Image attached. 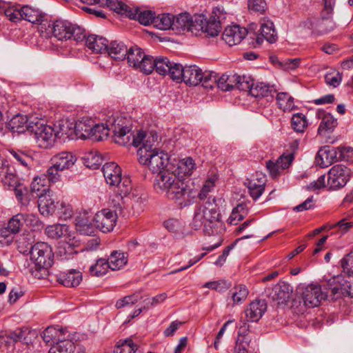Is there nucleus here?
<instances>
[{
    "mask_svg": "<svg viewBox=\"0 0 353 353\" xmlns=\"http://www.w3.org/2000/svg\"><path fill=\"white\" fill-rule=\"evenodd\" d=\"M137 155L139 162L148 165L152 173H157V176H161L163 172H170L165 170L169 157L168 153L164 151L157 150L154 152L147 153L145 150H138Z\"/></svg>",
    "mask_w": 353,
    "mask_h": 353,
    "instance_id": "423d86ee",
    "label": "nucleus"
},
{
    "mask_svg": "<svg viewBox=\"0 0 353 353\" xmlns=\"http://www.w3.org/2000/svg\"><path fill=\"white\" fill-rule=\"evenodd\" d=\"M246 80V77L236 74H223L218 78L217 86L223 91H230L234 88L240 90V84Z\"/></svg>",
    "mask_w": 353,
    "mask_h": 353,
    "instance_id": "b1692460",
    "label": "nucleus"
},
{
    "mask_svg": "<svg viewBox=\"0 0 353 353\" xmlns=\"http://www.w3.org/2000/svg\"><path fill=\"white\" fill-rule=\"evenodd\" d=\"M277 103L284 111L290 109L293 105V98L287 92H279L276 94Z\"/></svg>",
    "mask_w": 353,
    "mask_h": 353,
    "instance_id": "e2e57ef3",
    "label": "nucleus"
},
{
    "mask_svg": "<svg viewBox=\"0 0 353 353\" xmlns=\"http://www.w3.org/2000/svg\"><path fill=\"white\" fill-rule=\"evenodd\" d=\"M179 169L184 175L190 176L195 168V163L191 157H187L180 161Z\"/></svg>",
    "mask_w": 353,
    "mask_h": 353,
    "instance_id": "0e129e2a",
    "label": "nucleus"
},
{
    "mask_svg": "<svg viewBox=\"0 0 353 353\" xmlns=\"http://www.w3.org/2000/svg\"><path fill=\"white\" fill-rule=\"evenodd\" d=\"M34 119H37V117L18 114L8 122L7 125L13 132L23 133L28 131L30 132L29 125H30L31 121L35 122Z\"/></svg>",
    "mask_w": 353,
    "mask_h": 353,
    "instance_id": "4be33fe9",
    "label": "nucleus"
},
{
    "mask_svg": "<svg viewBox=\"0 0 353 353\" xmlns=\"http://www.w3.org/2000/svg\"><path fill=\"white\" fill-rule=\"evenodd\" d=\"M128 256L127 253L114 250L107 259L110 268L112 270H117L122 268L128 262Z\"/></svg>",
    "mask_w": 353,
    "mask_h": 353,
    "instance_id": "58836bf2",
    "label": "nucleus"
},
{
    "mask_svg": "<svg viewBox=\"0 0 353 353\" xmlns=\"http://www.w3.org/2000/svg\"><path fill=\"white\" fill-rule=\"evenodd\" d=\"M74 348V344L72 341L59 340L50 348L48 353H72Z\"/></svg>",
    "mask_w": 353,
    "mask_h": 353,
    "instance_id": "a18cd8bd",
    "label": "nucleus"
},
{
    "mask_svg": "<svg viewBox=\"0 0 353 353\" xmlns=\"http://www.w3.org/2000/svg\"><path fill=\"white\" fill-rule=\"evenodd\" d=\"M154 185L165 192L168 198L172 200L185 199L191 192L187 183L173 172H163L161 176H157Z\"/></svg>",
    "mask_w": 353,
    "mask_h": 353,
    "instance_id": "7ed1b4c3",
    "label": "nucleus"
},
{
    "mask_svg": "<svg viewBox=\"0 0 353 353\" xmlns=\"http://www.w3.org/2000/svg\"><path fill=\"white\" fill-rule=\"evenodd\" d=\"M341 267L347 276H353V252L346 254L341 261Z\"/></svg>",
    "mask_w": 353,
    "mask_h": 353,
    "instance_id": "338daca9",
    "label": "nucleus"
},
{
    "mask_svg": "<svg viewBox=\"0 0 353 353\" xmlns=\"http://www.w3.org/2000/svg\"><path fill=\"white\" fill-rule=\"evenodd\" d=\"M21 19L28 21L32 23H39L41 28L46 27L48 22H44L45 15L38 9H35L29 6L21 7Z\"/></svg>",
    "mask_w": 353,
    "mask_h": 353,
    "instance_id": "a878e982",
    "label": "nucleus"
},
{
    "mask_svg": "<svg viewBox=\"0 0 353 353\" xmlns=\"http://www.w3.org/2000/svg\"><path fill=\"white\" fill-rule=\"evenodd\" d=\"M130 120L122 116L110 119L108 123L94 124L93 123L90 139L93 141H100L106 138L110 132H112L114 141L121 145H127L130 143L132 135Z\"/></svg>",
    "mask_w": 353,
    "mask_h": 353,
    "instance_id": "f257e3e1",
    "label": "nucleus"
},
{
    "mask_svg": "<svg viewBox=\"0 0 353 353\" xmlns=\"http://www.w3.org/2000/svg\"><path fill=\"white\" fill-rule=\"evenodd\" d=\"M172 14H161L154 17V26L159 30L172 29Z\"/></svg>",
    "mask_w": 353,
    "mask_h": 353,
    "instance_id": "864d4df0",
    "label": "nucleus"
},
{
    "mask_svg": "<svg viewBox=\"0 0 353 353\" xmlns=\"http://www.w3.org/2000/svg\"><path fill=\"white\" fill-rule=\"evenodd\" d=\"M93 121L88 119H83L75 123V138L86 139H90Z\"/></svg>",
    "mask_w": 353,
    "mask_h": 353,
    "instance_id": "c9c22d12",
    "label": "nucleus"
},
{
    "mask_svg": "<svg viewBox=\"0 0 353 353\" xmlns=\"http://www.w3.org/2000/svg\"><path fill=\"white\" fill-rule=\"evenodd\" d=\"M34 121L35 122H30L29 129L30 132L34 134V138L38 146L44 149L52 148L57 139L54 128L44 124L40 119L37 118Z\"/></svg>",
    "mask_w": 353,
    "mask_h": 353,
    "instance_id": "6e6552de",
    "label": "nucleus"
},
{
    "mask_svg": "<svg viewBox=\"0 0 353 353\" xmlns=\"http://www.w3.org/2000/svg\"><path fill=\"white\" fill-rule=\"evenodd\" d=\"M327 292L323 291L319 285L311 284L306 286L302 292V301L306 307L313 308L319 306L322 301L325 300Z\"/></svg>",
    "mask_w": 353,
    "mask_h": 353,
    "instance_id": "4468645a",
    "label": "nucleus"
},
{
    "mask_svg": "<svg viewBox=\"0 0 353 353\" xmlns=\"http://www.w3.org/2000/svg\"><path fill=\"white\" fill-rule=\"evenodd\" d=\"M192 224L196 230L203 226L205 234L209 236L217 232V228L221 223L214 199L213 202L207 201L196 208Z\"/></svg>",
    "mask_w": 353,
    "mask_h": 353,
    "instance_id": "f03ea898",
    "label": "nucleus"
},
{
    "mask_svg": "<svg viewBox=\"0 0 353 353\" xmlns=\"http://www.w3.org/2000/svg\"><path fill=\"white\" fill-rule=\"evenodd\" d=\"M183 81L189 85H197L201 81V72L200 69L196 65L185 66V71H183Z\"/></svg>",
    "mask_w": 353,
    "mask_h": 353,
    "instance_id": "e433bc0d",
    "label": "nucleus"
},
{
    "mask_svg": "<svg viewBox=\"0 0 353 353\" xmlns=\"http://www.w3.org/2000/svg\"><path fill=\"white\" fill-rule=\"evenodd\" d=\"M260 35L270 43L276 41L277 35L273 22L268 19H263L261 23Z\"/></svg>",
    "mask_w": 353,
    "mask_h": 353,
    "instance_id": "ea45409f",
    "label": "nucleus"
},
{
    "mask_svg": "<svg viewBox=\"0 0 353 353\" xmlns=\"http://www.w3.org/2000/svg\"><path fill=\"white\" fill-rule=\"evenodd\" d=\"M292 128L297 132H303L307 126V121L304 114H294L291 119Z\"/></svg>",
    "mask_w": 353,
    "mask_h": 353,
    "instance_id": "13d9d810",
    "label": "nucleus"
},
{
    "mask_svg": "<svg viewBox=\"0 0 353 353\" xmlns=\"http://www.w3.org/2000/svg\"><path fill=\"white\" fill-rule=\"evenodd\" d=\"M75 157L68 152H61L51 159V162L61 170L69 169L76 162Z\"/></svg>",
    "mask_w": 353,
    "mask_h": 353,
    "instance_id": "c756f323",
    "label": "nucleus"
},
{
    "mask_svg": "<svg viewBox=\"0 0 353 353\" xmlns=\"http://www.w3.org/2000/svg\"><path fill=\"white\" fill-rule=\"evenodd\" d=\"M77 230L83 235H92L94 233L95 228L86 217L79 218L76 223Z\"/></svg>",
    "mask_w": 353,
    "mask_h": 353,
    "instance_id": "5fc2aeb1",
    "label": "nucleus"
},
{
    "mask_svg": "<svg viewBox=\"0 0 353 353\" xmlns=\"http://www.w3.org/2000/svg\"><path fill=\"white\" fill-rule=\"evenodd\" d=\"M0 178L5 187L9 190H14L16 194V189L23 185L18 182L16 171L14 167L11 166L6 159H0Z\"/></svg>",
    "mask_w": 353,
    "mask_h": 353,
    "instance_id": "dca6fc26",
    "label": "nucleus"
},
{
    "mask_svg": "<svg viewBox=\"0 0 353 353\" xmlns=\"http://www.w3.org/2000/svg\"><path fill=\"white\" fill-rule=\"evenodd\" d=\"M85 165L90 168L97 169L102 163L103 159L99 152L96 150H91L86 152L83 157Z\"/></svg>",
    "mask_w": 353,
    "mask_h": 353,
    "instance_id": "de8ad7c7",
    "label": "nucleus"
},
{
    "mask_svg": "<svg viewBox=\"0 0 353 353\" xmlns=\"http://www.w3.org/2000/svg\"><path fill=\"white\" fill-rule=\"evenodd\" d=\"M203 287L211 290H214L219 292H223L231 287V283L225 280H220L216 281L207 282L203 285Z\"/></svg>",
    "mask_w": 353,
    "mask_h": 353,
    "instance_id": "69168bd1",
    "label": "nucleus"
},
{
    "mask_svg": "<svg viewBox=\"0 0 353 353\" xmlns=\"http://www.w3.org/2000/svg\"><path fill=\"white\" fill-rule=\"evenodd\" d=\"M183 71H185V67L179 63L172 62L167 74H169L174 81L180 82L183 81Z\"/></svg>",
    "mask_w": 353,
    "mask_h": 353,
    "instance_id": "680f3d73",
    "label": "nucleus"
},
{
    "mask_svg": "<svg viewBox=\"0 0 353 353\" xmlns=\"http://www.w3.org/2000/svg\"><path fill=\"white\" fill-rule=\"evenodd\" d=\"M126 196L121 192V188H117L115 194L110 198V203L114 208L112 211L117 212V214L122 213L123 208L125 207L124 197Z\"/></svg>",
    "mask_w": 353,
    "mask_h": 353,
    "instance_id": "3c124183",
    "label": "nucleus"
},
{
    "mask_svg": "<svg viewBox=\"0 0 353 353\" xmlns=\"http://www.w3.org/2000/svg\"><path fill=\"white\" fill-rule=\"evenodd\" d=\"M104 178L108 184L121 188V192L128 195L131 190V181L128 176H121V168L114 162H108L103 165Z\"/></svg>",
    "mask_w": 353,
    "mask_h": 353,
    "instance_id": "0eeeda50",
    "label": "nucleus"
},
{
    "mask_svg": "<svg viewBox=\"0 0 353 353\" xmlns=\"http://www.w3.org/2000/svg\"><path fill=\"white\" fill-rule=\"evenodd\" d=\"M267 309V304L263 300H256L252 302L245 310L248 321H258L263 315Z\"/></svg>",
    "mask_w": 353,
    "mask_h": 353,
    "instance_id": "cd10ccee",
    "label": "nucleus"
},
{
    "mask_svg": "<svg viewBox=\"0 0 353 353\" xmlns=\"http://www.w3.org/2000/svg\"><path fill=\"white\" fill-rule=\"evenodd\" d=\"M10 153L15 161L24 167L31 165L33 162V158L32 156L26 152L12 150L10 151Z\"/></svg>",
    "mask_w": 353,
    "mask_h": 353,
    "instance_id": "4d7b16f0",
    "label": "nucleus"
},
{
    "mask_svg": "<svg viewBox=\"0 0 353 353\" xmlns=\"http://www.w3.org/2000/svg\"><path fill=\"white\" fill-rule=\"evenodd\" d=\"M141 298L139 292L134 293L131 295L125 296L122 299L117 300L115 307L117 309L123 308L125 307H130L138 302Z\"/></svg>",
    "mask_w": 353,
    "mask_h": 353,
    "instance_id": "052dcab7",
    "label": "nucleus"
},
{
    "mask_svg": "<svg viewBox=\"0 0 353 353\" xmlns=\"http://www.w3.org/2000/svg\"><path fill=\"white\" fill-rule=\"evenodd\" d=\"M332 299H337L341 295L353 297V276L339 274L327 281Z\"/></svg>",
    "mask_w": 353,
    "mask_h": 353,
    "instance_id": "9b49d317",
    "label": "nucleus"
},
{
    "mask_svg": "<svg viewBox=\"0 0 353 353\" xmlns=\"http://www.w3.org/2000/svg\"><path fill=\"white\" fill-rule=\"evenodd\" d=\"M144 63L146 64H143V73L149 74L155 70V71L161 75H165L168 74L172 63L167 57H157L154 59L152 56H150V59H146V62Z\"/></svg>",
    "mask_w": 353,
    "mask_h": 353,
    "instance_id": "a211bd4d",
    "label": "nucleus"
},
{
    "mask_svg": "<svg viewBox=\"0 0 353 353\" xmlns=\"http://www.w3.org/2000/svg\"><path fill=\"white\" fill-rule=\"evenodd\" d=\"M38 199L39 210L42 215L49 216L57 212L59 203L55 202L50 192L39 196Z\"/></svg>",
    "mask_w": 353,
    "mask_h": 353,
    "instance_id": "393cba45",
    "label": "nucleus"
},
{
    "mask_svg": "<svg viewBox=\"0 0 353 353\" xmlns=\"http://www.w3.org/2000/svg\"><path fill=\"white\" fill-rule=\"evenodd\" d=\"M292 292V288L290 284L285 281H280L272 288L270 296L273 300L277 301L280 304L287 302Z\"/></svg>",
    "mask_w": 353,
    "mask_h": 353,
    "instance_id": "bb28decb",
    "label": "nucleus"
},
{
    "mask_svg": "<svg viewBox=\"0 0 353 353\" xmlns=\"http://www.w3.org/2000/svg\"><path fill=\"white\" fill-rule=\"evenodd\" d=\"M225 19V12L222 8H215L212 16L207 19L203 15L196 16L194 18V26L196 35L199 32L205 34L207 37H216L221 30V22Z\"/></svg>",
    "mask_w": 353,
    "mask_h": 353,
    "instance_id": "20e7f679",
    "label": "nucleus"
},
{
    "mask_svg": "<svg viewBox=\"0 0 353 353\" xmlns=\"http://www.w3.org/2000/svg\"><path fill=\"white\" fill-rule=\"evenodd\" d=\"M114 353H141L138 349V346L134 343L132 339H126L120 340Z\"/></svg>",
    "mask_w": 353,
    "mask_h": 353,
    "instance_id": "c03bdc74",
    "label": "nucleus"
},
{
    "mask_svg": "<svg viewBox=\"0 0 353 353\" xmlns=\"http://www.w3.org/2000/svg\"><path fill=\"white\" fill-rule=\"evenodd\" d=\"M108 40L94 34L89 35L85 39L86 46L94 53H103L107 50Z\"/></svg>",
    "mask_w": 353,
    "mask_h": 353,
    "instance_id": "473e14b6",
    "label": "nucleus"
},
{
    "mask_svg": "<svg viewBox=\"0 0 353 353\" xmlns=\"http://www.w3.org/2000/svg\"><path fill=\"white\" fill-rule=\"evenodd\" d=\"M321 12V17L314 23V30L319 34H323L332 31L335 27V23L332 19V14L325 16Z\"/></svg>",
    "mask_w": 353,
    "mask_h": 353,
    "instance_id": "f704fd0d",
    "label": "nucleus"
},
{
    "mask_svg": "<svg viewBox=\"0 0 353 353\" xmlns=\"http://www.w3.org/2000/svg\"><path fill=\"white\" fill-rule=\"evenodd\" d=\"M81 273L74 270L63 272L57 276V281L65 287L77 286L81 281Z\"/></svg>",
    "mask_w": 353,
    "mask_h": 353,
    "instance_id": "2f4dec72",
    "label": "nucleus"
},
{
    "mask_svg": "<svg viewBox=\"0 0 353 353\" xmlns=\"http://www.w3.org/2000/svg\"><path fill=\"white\" fill-rule=\"evenodd\" d=\"M338 152L336 148L325 145L318 151L316 162L321 168H327L332 165L334 161L340 160Z\"/></svg>",
    "mask_w": 353,
    "mask_h": 353,
    "instance_id": "5701e85b",
    "label": "nucleus"
},
{
    "mask_svg": "<svg viewBox=\"0 0 353 353\" xmlns=\"http://www.w3.org/2000/svg\"><path fill=\"white\" fill-rule=\"evenodd\" d=\"M118 218L117 212L105 208L99 211L94 217L96 228L103 232H111L114 228Z\"/></svg>",
    "mask_w": 353,
    "mask_h": 353,
    "instance_id": "2eb2a0df",
    "label": "nucleus"
},
{
    "mask_svg": "<svg viewBox=\"0 0 353 353\" xmlns=\"http://www.w3.org/2000/svg\"><path fill=\"white\" fill-rule=\"evenodd\" d=\"M48 30L53 37L59 41L74 39L81 41L85 39L84 29L65 20H56L48 23Z\"/></svg>",
    "mask_w": 353,
    "mask_h": 353,
    "instance_id": "39448f33",
    "label": "nucleus"
},
{
    "mask_svg": "<svg viewBox=\"0 0 353 353\" xmlns=\"http://www.w3.org/2000/svg\"><path fill=\"white\" fill-rule=\"evenodd\" d=\"M31 259L39 269L47 270L52 266L54 253L52 247L45 242H37L31 248Z\"/></svg>",
    "mask_w": 353,
    "mask_h": 353,
    "instance_id": "9d476101",
    "label": "nucleus"
},
{
    "mask_svg": "<svg viewBox=\"0 0 353 353\" xmlns=\"http://www.w3.org/2000/svg\"><path fill=\"white\" fill-rule=\"evenodd\" d=\"M107 6L115 12L128 17H134L135 12L122 1L118 0H106Z\"/></svg>",
    "mask_w": 353,
    "mask_h": 353,
    "instance_id": "a19ab883",
    "label": "nucleus"
},
{
    "mask_svg": "<svg viewBox=\"0 0 353 353\" xmlns=\"http://www.w3.org/2000/svg\"><path fill=\"white\" fill-rule=\"evenodd\" d=\"M248 31L245 28L235 25L227 27L222 34V38L229 46L237 45L245 37Z\"/></svg>",
    "mask_w": 353,
    "mask_h": 353,
    "instance_id": "6ab92c4d",
    "label": "nucleus"
},
{
    "mask_svg": "<svg viewBox=\"0 0 353 353\" xmlns=\"http://www.w3.org/2000/svg\"><path fill=\"white\" fill-rule=\"evenodd\" d=\"M240 90L248 91L251 96L258 98H267L268 101L272 99L276 92L274 85H270L264 82H254L250 77L240 84Z\"/></svg>",
    "mask_w": 353,
    "mask_h": 353,
    "instance_id": "f8f14e48",
    "label": "nucleus"
},
{
    "mask_svg": "<svg viewBox=\"0 0 353 353\" xmlns=\"http://www.w3.org/2000/svg\"><path fill=\"white\" fill-rule=\"evenodd\" d=\"M351 176V170L347 167L337 164L328 172L327 185L331 190H337L344 187Z\"/></svg>",
    "mask_w": 353,
    "mask_h": 353,
    "instance_id": "ddd939ff",
    "label": "nucleus"
},
{
    "mask_svg": "<svg viewBox=\"0 0 353 353\" xmlns=\"http://www.w3.org/2000/svg\"><path fill=\"white\" fill-rule=\"evenodd\" d=\"M194 20L188 13H181L177 16L172 15V30L177 34L183 31H190L194 34Z\"/></svg>",
    "mask_w": 353,
    "mask_h": 353,
    "instance_id": "aec40b11",
    "label": "nucleus"
},
{
    "mask_svg": "<svg viewBox=\"0 0 353 353\" xmlns=\"http://www.w3.org/2000/svg\"><path fill=\"white\" fill-rule=\"evenodd\" d=\"M249 193L254 200L259 198L265 190V180L264 179H258L256 182L255 180H251L245 183Z\"/></svg>",
    "mask_w": 353,
    "mask_h": 353,
    "instance_id": "37998d69",
    "label": "nucleus"
},
{
    "mask_svg": "<svg viewBox=\"0 0 353 353\" xmlns=\"http://www.w3.org/2000/svg\"><path fill=\"white\" fill-rule=\"evenodd\" d=\"M57 139L65 141L66 139L75 138L74 125L69 121H62L58 125H54Z\"/></svg>",
    "mask_w": 353,
    "mask_h": 353,
    "instance_id": "7c9ffc66",
    "label": "nucleus"
},
{
    "mask_svg": "<svg viewBox=\"0 0 353 353\" xmlns=\"http://www.w3.org/2000/svg\"><path fill=\"white\" fill-rule=\"evenodd\" d=\"M201 81L202 86L205 88L212 89L218 83V75L213 71L205 70L201 72Z\"/></svg>",
    "mask_w": 353,
    "mask_h": 353,
    "instance_id": "8fccbe9b",
    "label": "nucleus"
},
{
    "mask_svg": "<svg viewBox=\"0 0 353 353\" xmlns=\"http://www.w3.org/2000/svg\"><path fill=\"white\" fill-rule=\"evenodd\" d=\"M241 329H243V331L242 332L240 331L239 332L238 338L236 342L235 351L236 353H247L246 348L249 345V340L245 335V325L243 327H241Z\"/></svg>",
    "mask_w": 353,
    "mask_h": 353,
    "instance_id": "bf43d9fd",
    "label": "nucleus"
},
{
    "mask_svg": "<svg viewBox=\"0 0 353 353\" xmlns=\"http://www.w3.org/2000/svg\"><path fill=\"white\" fill-rule=\"evenodd\" d=\"M105 52H107L109 56L112 59L118 61H123L125 59L128 48L123 42L114 41L109 45L108 44Z\"/></svg>",
    "mask_w": 353,
    "mask_h": 353,
    "instance_id": "72a5a7b5",
    "label": "nucleus"
},
{
    "mask_svg": "<svg viewBox=\"0 0 353 353\" xmlns=\"http://www.w3.org/2000/svg\"><path fill=\"white\" fill-rule=\"evenodd\" d=\"M25 214L19 213L13 216L8 223V230L12 234H17L19 232L21 226L25 223Z\"/></svg>",
    "mask_w": 353,
    "mask_h": 353,
    "instance_id": "6e6d98bb",
    "label": "nucleus"
},
{
    "mask_svg": "<svg viewBox=\"0 0 353 353\" xmlns=\"http://www.w3.org/2000/svg\"><path fill=\"white\" fill-rule=\"evenodd\" d=\"M0 13H3L12 22L17 23L21 20V7L19 5H12L5 1L1 6Z\"/></svg>",
    "mask_w": 353,
    "mask_h": 353,
    "instance_id": "4c0bfd02",
    "label": "nucleus"
},
{
    "mask_svg": "<svg viewBox=\"0 0 353 353\" xmlns=\"http://www.w3.org/2000/svg\"><path fill=\"white\" fill-rule=\"evenodd\" d=\"M62 330H57L54 327L50 326L43 331L41 337L46 343H49L53 341L56 337H59V334L62 333Z\"/></svg>",
    "mask_w": 353,
    "mask_h": 353,
    "instance_id": "774afa93",
    "label": "nucleus"
},
{
    "mask_svg": "<svg viewBox=\"0 0 353 353\" xmlns=\"http://www.w3.org/2000/svg\"><path fill=\"white\" fill-rule=\"evenodd\" d=\"M133 11L135 12L134 17H129L132 19H137L141 24L144 26H148L150 23L154 24V13L150 10H143L141 11L139 8L133 9Z\"/></svg>",
    "mask_w": 353,
    "mask_h": 353,
    "instance_id": "603ef678",
    "label": "nucleus"
},
{
    "mask_svg": "<svg viewBox=\"0 0 353 353\" xmlns=\"http://www.w3.org/2000/svg\"><path fill=\"white\" fill-rule=\"evenodd\" d=\"M158 142V135L156 132L146 133L143 130L139 131L136 135H133L132 144L134 147L141 145L139 150H145L147 153L154 152L158 149L155 144Z\"/></svg>",
    "mask_w": 353,
    "mask_h": 353,
    "instance_id": "f3484780",
    "label": "nucleus"
},
{
    "mask_svg": "<svg viewBox=\"0 0 353 353\" xmlns=\"http://www.w3.org/2000/svg\"><path fill=\"white\" fill-rule=\"evenodd\" d=\"M233 305H240L247 299L249 291L248 288L243 284L235 285L230 291Z\"/></svg>",
    "mask_w": 353,
    "mask_h": 353,
    "instance_id": "79ce46f5",
    "label": "nucleus"
},
{
    "mask_svg": "<svg viewBox=\"0 0 353 353\" xmlns=\"http://www.w3.org/2000/svg\"><path fill=\"white\" fill-rule=\"evenodd\" d=\"M110 269L108 261L105 259H99L94 265H90L89 271L92 276H101L105 274Z\"/></svg>",
    "mask_w": 353,
    "mask_h": 353,
    "instance_id": "09e8293b",
    "label": "nucleus"
},
{
    "mask_svg": "<svg viewBox=\"0 0 353 353\" xmlns=\"http://www.w3.org/2000/svg\"><path fill=\"white\" fill-rule=\"evenodd\" d=\"M316 116L321 119L318 128L319 134H325L326 132H332L337 125V120L330 113H325L323 110H318Z\"/></svg>",
    "mask_w": 353,
    "mask_h": 353,
    "instance_id": "c85d7f7f",
    "label": "nucleus"
},
{
    "mask_svg": "<svg viewBox=\"0 0 353 353\" xmlns=\"http://www.w3.org/2000/svg\"><path fill=\"white\" fill-rule=\"evenodd\" d=\"M45 178L36 176L34 178L28 190L26 186H19L16 189V197L23 205H28L30 201L50 192L44 184Z\"/></svg>",
    "mask_w": 353,
    "mask_h": 353,
    "instance_id": "1a4fd4ad",
    "label": "nucleus"
},
{
    "mask_svg": "<svg viewBox=\"0 0 353 353\" xmlns=\"http://www.w3.org/2000/svg\"><path fill=\"white\" fill-rule=\"evenodd\" d=\"M68 230L69 227L65 224H55L48 226L46 228V233L49 237L58 239L68 234Z\"/></svg>",
    "mask_w": 353,
    "mask_h": 353,
    "instance_id": "49530a36",
    "label": "nucleus"
},
{
    "mask_svg": "<svg viewBox=\"0 0 353 353\" xmlns=\"http://www.w3.org/2000/svg\"><path fill=\"white\" fill-rule=\"evenodd\" d=\"M150 56L145 54L141 48L134 46L128 49L125 59L130 66L139 69L143 72V64H146V59H150Z\"/></svg>",
    "mask_w": 353,
    "mask_h": 353,
    "instance_id": "412c9836",
    "label": "nucleus"
}]
</instances>
